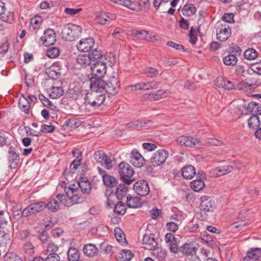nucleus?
I'll return each mask as SVG.
<instances>
[{
    "label": "nucleus",
    "mask_w": 261,
    "mask_h": 261,
    "mask_svg": "<svg viewBox=\"0 0 261 261\" xmlns=\"http://www.w3.org/2000/svg\"><path fill=\"white\" fill-rule=\"evenodd\" d=\"M94 82L92 78L89 85L91 90L88 92H86V90H81L79 91L77 87L70 90V92L73 91L75 93V96H76L75 99L77 105H80L82 103V102H80V99L82 98L85 101L82 106L88 105L94 108H98L103 103L106 99V95L102 91L100 90L99 88L94 89L93 87Z\"/></svg>",
    "instance_id": "obj_1"
},
{
    "label": "nucleus",
    "mask_w": 261,
    "mask_h": 261,
    "mask_svg": "<svg viewBox=\"0 0 261 261\" xmlns=\"http://www.w3.org/2000/svg\"><path fill=\"white\" fill-rule=\"evenodd\" d=\"M94 80V89L99 88L100 91L111 95L117 94L120 89L119 81L117 73L110 76L107 81L100 78H92Z\"/></svg>",
    "instance_id": "obj_2"
},
{
    "label": "nucleus",
    "mask_w": 261,
    "mask_h": 261,
    "mask_svg": "<svg viewBox=\"0 0 261 261\" xmlns=\"http://www.w3.org/2000/svg\"><path fill=\"white\" fill-rule=\"evenodd\" d=\"M115 63V59L114 57L102 58L100 60H97L91 64V72L95 76L101 79L106 73L107 65L112 66Z\"/></svg>",
    "instance_id": "obj_3"
},
{
    "label": "nucleus",
    "mask_w": 261,
    "mask_h": 261,
    "mask_svg": "<svg viewBox=\"0 0 261 261\" xmlns=\"http://www.w3.org/2000/svg\"><path fill=\"white\" fill-rule=\"evenodd\" d=\"M82 31V29L80 25L70 23L65 24L61 32L62 39L65 41H73L79 38Z\"/></svg>",
    "instance_id": "obj_4"
},
{
    "label": "nucleus",
    "mask_w": 261,
    "mask_h": 261,
    "mask_svg": "<svg viewBox=\"0 0 261 261\" xmlns=\"http://www.w3.org/2000/svg\"><path fill=\"white\" fill-rule=\"evenodd\" d=\"M119 173L121 179L127 185H130L134 181L132 178L134 171L128 164L123 162L120 163L119 164Z\"/></svg>",
    "instance_id": "obj_5"
},
{
    "label": "nucleus",
    "mask_w": 261,
    "mask_h": 261,
    "mask_svg": "<svg viewBox=\"0 0 261 261\" xmlns=\"http://www.w3.org/2000/svg\"><path fill=\"white\" fill-rule=\"evenodd\" d=\"M217 39L221 41H226L231 34L229 25L225 22H218L216 24Z\"/></svg>",
    "instance_id": "obj_6"
},
{
    "label": "nucleus",
    "mask_w": 261,
    "mask_h": 261,
    "mask_svg": "<svg viewBox=\"0 0 261 261\" xmlns=\"http://www.w3.org/2000/svg\"><path fill=\"white\" fill-rule=\"evenodd\" d=\"M94 158L98 163L103 166L107 169L112 168V161L102 150H98L95 152Z\"/></svg>",
    "instance_id": "obj_7"
},
{
    "label": "nucleus",
    "mask_w": 261,
    "mask_h": 261,
    "mask_svg": "<svg viewBox=\"0 0 261 261\" xmlns=\"http://www.w3.org/2000/svg\"><path fill=\"white\" fill-rule=\"evenodd\" d=\"M177 142L183 146L191 147H200V141L198 138H193L191 136H181L178 137L176 139Z\"/></svg>",
    "instance_id": "obj_8"
},
{
    "label": "nucleus",
    "mask_w": 261,
    "mask_h": 261,
    "mask_svg": "<svg viewBox=\"0 0 261 261\" xmlns=\"http://www.w3.org/2000/svg\"><path fill=\"white\" fill-rule=\"evenodd\" d=\"M201 202L200 205V210L205 213L214 212L216 208L215 202L210 196H202L200 198Z\"/></svg>",
    "instance_id": "obj_9"
},
{
    "label": "nucleus",
    "mask_w": 261,
    "mask_h": 261,
    "mask_svg": "<svg viewBox=\"0 0 261 261\" xmlns=\"http://www.w3.org/2000/svg\"><path fill=\"white\" fill-rule=\"evenodd\" d=\"M168 156L167 151L161 149L157 151L151 158V164L156 167L163 164Z\"/></svg>",
    "instance_id": "obj_10"
},
{
    "label": "nucleus",
    "mask_w": 261,
    "mask_h": 261,
    "mask_svg": "<svg viewBox=\"0 0 261 261\" xmlns=\"http://www.w3.org/2000/svg\"><path fill=\"white\" fill-rule=\"evenodd\" d=\"M135 192L141 196L148 195L150 192L148 183L145 180H139L135 182L134 185Z\"/></svg>",
    "instance_id": "obj_11"
},
{
    "label": "nucleus",
    "mask_w": 261,
    "mask_h": 261,
    "mask_svg": "<svg viewBox=\"0 0 261 261\" xmlns=\"http://www.w3.org/2000/svg\"><path fill=\"white\" fill-rule=\"evenodd\" d=\"M129 162L134 166L140 168L145 164V160L137 149H133L130 154Z\"/></svg>",
    "instance_id": "obj_12"
},
{
    "label": "nucleus",
    "mask_w": 261,
    "mask_h": 261,
    "mask_svg": "<svg viewBox=\"0 0 261 261\" xmlns=\"http://www.w3.org/2000/svg\"><path fill=\"white\" fill-rule=\"evenodd\" d=\"M143 244L146 249L153 250L158 247V243L154 238V234H145L143 238Z\"/></svg>",
    "instance_id": "obj_13"
},
{
    "label": "nucleus",
    "mask_w": 261,
    "mask_h": 261,
    "mask_svg": "<svg viewBox=\"0 0 261 261\" xmlns=\"http://www.w3.org/2000/svg\"><path fill=\"white\" fill-rule=\"evenodd\" d=\"M165 241L168 244L170 251L174 253L178 252L179 248L178 245V239L171 233H167L165 237Z\"/></svg>",
    "instance_id": "obj_14"
},
{
    "label": "nucleus",
    "mask_w": 261,
    "mask_h": 261,
    "mask_svg": "<svg viewBox=\"0 0 261 261\" xmlns=\"http://www.w3.org/2000/svg\"><path fill=\"white\" fill-rule=\"evenodd\" d=\"M41 40L45 46L53 45L56 41V34L54 31L50 29L45 30L43 36L41 37Z\"/></svg>",
    "instance_id": "obj_15"
},
{
    "label": "nucleus",
    "mask_w": 261,
    "mask_h": 261,
    "mask_svg": "<svg viewBox=\"0 0 261 261\" xmlns=\"http://www.w3.org/2000/svg\"><path fill=\"white\" fill-rule=\"evenodd\" d=\"M94 40L93 38H87L80 40L77 45V48L80 51L88 52L93 47Z\"/></svg>",
    "instance_id": "obj_16"
},
{
    "label": "nucleus",
    "mask_w": 261,
    "mask_h": 261,
    "mask_svg": "<svg viewBox=\"0 0 261 261\" xmlns=\"http://www.w3.org/2000/svg\"><path fill=\"white\" fill-rule=\"evenodd\" d=\"M244 261H261V249L256 248L248 251Z\"/></svg>",
    "instance_id": "obj_17"
},
{
    "label": "nucleus",
    "mask_w": 261,
    "mask_h": 261,
    "mask_svg": "<svg viewBox=\"0 0 261 261\" xmlns=\"http://www.w3.org/2000/svg\"><path fill=\"white\" fill-rule=\"evenodd\" d=\"M233 168L231 166H224L222 167L216 168L211 170L212 176H220L227 174L232 171Z\"/></svg>",
    "instance_id": "obj_18"
},
{
    "label": "nucleus",
    "mask_w": 261,
    "mask_h": 261,
    "mask_svg": "<svg viewBox=\"0 0 261 261\" xmlns=\"http://www.w3.org/2000/svg\"><path fill=\"white\" fill-rule=\"evenodd\" d=\"M214 82L215 85L219 88L230 90L232 87V82L222 76L218 77Z\"/></svg>",
    "instance_id": "obj_19"
},
{
    "label": "nucleus",
    "mask_w": 261,
    "mask_h": 261,
    "mask_svg": "<svg viewBox=\"0 0 261 261\" xmlns=\"http://www.w3.org/2000/svg\"><path fill=\"white\" fill-rule=\"evenodd\" d=\"M65 191L66 196H68L70 199V202L73 205L74 203H79L80 201V198L79 196L77 191L73 188H66Z\"/></svg>",
    "instance_id": "obj_20"
},
{
    "label": "nucleus",
    "mask_w": 261,
    "mask_h": 261,
    "mask_svg": "<svg viewBox=\"0 0 261 261\" xmlns=\"http://www.w3.org/2000/svg\"><path fill=\"white\" fill-rule=\"evenodd\" d=\"M181 174L185 178L192 179L196 175V170L191 165L184 166L181 170Z\"/></svg>",
    "instance_id": "obj_21"
},
{
    "label": "nucleus",
    "mask_w": 261,
    "mask_h": 261,
    "mask_svg": "<svg viewBox=\"0 0 261 261\" xmlns=\"http://www.w3.org/2000/svg\"><path fill=\"white\" fill-rule=\"evenodd\" d=\"M78 185L84 194H89L91 191L90 182L86 177H83L80 178Z\"/></svg>",
    "instance_id": "obj_22"
},
{
    "label": "nucleus",
    "mask_w": 261,
    "mask_h": 261,
    "mask_svg": "<svg viewBox=\"0 0 261 261\" xmlns=\"http://www.w3.org/2000/svg\"><path fill=\"white\" fill-rule=\"evenodd\" d=\"M184 255H191V256L195 254L196 248L193 245L189 243L184 244L179 250Z\"/></svg>",
    "instance_id": "obj_23"
},
{
    "label": "nucleus",
    "mask_w": 261,
    "mask_h": 261,
    "mask_svg": "<svg viewBox=\"0 0 261 261\" xmlns=\"http://www.w3.org/2000/svg\"><path fill=\"white\" fill-rule=\"evenodd\" d=\"M5 4L0 1V16H1V19L3 21L10 22L13 19V13L12 12H9L8 14H5Z\"/></svg>",
    "instance_id": "obj_24"
},
{
    "label": "nucleus",
    "mask_w": 261,
    "mask_h": 261,
    "mask_svg": "<svg viewBox=\"0 0 261 261\" xmlns=\"http://www.w3.org/2000/svg\"><path fill=\"white\" fill-rule=\"evenodd\" d=\"M127 205L131 208H138L140 207L142 205L140 198L128 195L127 196Z\"/></svg>",
    "instance_id": "obj_25"
},
{
    "label": "nucleus",
    "mask_w": 261,
    "mask_h": 261,
    "mask_svg": "<svg viewBox=\"0 0 261 261\" xmlns=\"http://www.w3.org/2000/svg\"><path fill=\"white\" fill-rule=\"evenodd\" d=\"M110 1L120 5L121 6H123L125 7L129 8V9L133 11H138L139 9H137L136 5L134 2H133L130 0H110Z\"/></svg>",
    "instance_id": "obj_26"
},
{
    "label": "nucleus",
    "mask_w": 261,
    "mask_h": 261,
    "mask_svg": "<svg viewBox=\"0 0 261 261\" xmlns=\"http://www.w3.org/2000/svg\"><path fill=\"white\" fill-rule=\"evenodd\" d=\"M83 252L87 256H94L98 252V249L95 245L93 244H88L84 246Z\"/></svg>",
    "instance_id": "obj_27"
},
{
    "label": "nucleus",
    "mask_w": 261,
    "mask_h": 261,
    "mask_svg": "<svg viewBox=\"0 0 261 261\" xmlns=\"http://www.w3.org/2000/svg\"><path fill=\"white\" fill-rule=\"evenodd\" d=\"M76 61L79 65L84 67L90 65L92 62L91 58H90L89 55H86L78 56L76 58Z\"/></svg>",
    "instance_id": "obj_28"
},
{
    "label": "nucleus",
    "mask_w": 261,
    "mask_h": 261,
    "mask_svg": "<svg viewBox=\"0 0 261 261\" xmlns=\"http://www.w3.org/2000/svg\"><path fill=\"white\" fill-rule=\"evenodd\" d=\"M9 153V161L10 163L9 167L11 168H15L19 161V155L13 150H10Z\"/></svg>",
    "instance_id": "obj_29"
},
{
    "label": "nucleus",
    "mask_w": 261,
    "mask_h": 261,
    "mask_svg": "<svg viewBox=\"0 0 261 261\" xmlns=\"http://www.w3.org/2000/svg\"><path fill=\"white\" fill-rule=\"evenodd\" d=\"M184 15L190 16L194 14L196 12V8L193 4H187L181 9Z\"/></svg>",
    "instance_id": "obj_30"
},
{
    "label": "nucleus",
    "mask_w": 261,
    "mask_h": 261,
    "mask_svg": "<svg viewBox=\"0 0 261 261\" xmlns=\"http://www.w3.org/2000/svg\"><path fill=\"white\" fill-rule=\"evenodd\" d=\"M127 190V187L125 184L119 185L116 189L117 198L119 200L122 199L126 195Z\"/></svg>",
    "instance_id": "obj_31"
},
{
    "label": "nucleus",
    "mask_w": 261,
    "mask_h": 261,
    "mask_svg": "<svg viewBox=\"0 0 261 261\" xmlns=\"http://www.w3.org/2000/svg\"><path fill=\"white\" fill-rule=\"evenodd\" d=\"M69 261H78L80 258L79 251L74 247H70L67 252Z\"/></svg>",
    "instance_id": "obj_32"
},
{
    "label": "nucleus",
    "mask_w": 261,
    "mask_h": 261,
    "mask_svg": "<svg viewBox=\"0 0 261 261\" xmlns=\"http://www.w3.org/2000/svg\"><path fill=\"white\" fill-rule=\"evenodd\" d=\"M29 205L32 210V213L34 214L42 211L46 207V203L43 202H34Z\"/></svg>",
    "instance_id": "obj_33"
},
{
    "label": "nucleus",
    "mask_w": 261,
    "mask_h": 261,
    "mask_svg": "<svg viewBox=\"0 0 261 261\" xmlns=\"http://www.w3.org/2000/svg\"><path fill=\"white\" fill-rule=\"evenodd\" d=\"M88 55L91 58V60L93 62H95L97 60H100L101 58L107 57L106 56L104 57L102 56L100 50L98 49L97 48L91 49Z\"/></svg>",
    "instance_id": "obj_34"
},
{
    "label": "nucleus",
    "mask_w": 261,
    "mask_h": 261,
    "mask_svg": "<svg viewBox=\"0 0 261 261\" xmlns=\"http://www.w3.org/2000/svg\"><path fill=\"white\" fill-rule=\"evenodd\" d=\"M248 124L249 128L258 127L260 125V120L258 116L252 114L248 119Z\"/></svg>",
    "instance_id": "obj_35"
},
{
    "label": "nucleus",
    "mask_w": 261,
    "mask_h": 261,
    "mask_svg": "<svg viewBox=\"0 0 261 261\" xmlns=\"http://www.w3.org/2000/svg\"><path fill=\"white\" fill-rule=\"evenodd\" d=\"M19 107L23 112L29 114L30 112V103L29 101L25 98L23 97L19 99Z\"/></svg>",
    "instance_id": "obj_36"
},
{
    "label": "nucleus",
    "mask_w": 261,
    "mask_h": 261,
    "mask_svg": "<svg viewBox=\"0 0 261 261\" xmlns=\"http://www.w3.org/2000/svg\"><path fill=\"white\" fill-rule=\"evenodd\" d=\"M102 180L104 184L109 187H113L117 184L116 179L113 176L109 175H103Z\"/></svg>",
    "instance_id": "obj_37"
},
{
    "label": "nucleus",
    "mask_w": 261,
    "mask_h": 261,
    "mask_svg": "<svg viewBox=\"0 0 261 261\" xmlns=\"http://www.w3.org/2000/svg\"><path fill=\"white\" fill-rule=\"evenodd\" d=\"M204 187L205 184L201 179L194 180L191 182V187L195 192L200 191Z\"/></svg>",
    "instance_id": "obj_38"
},
{
    "label": "nucleus",
    "mask_w": 261,
    "mask_h": 261,
    "mask_svg": "<svg viewBox=\"0 0 261 261\" xmlns=\"http://www.w3.org/2000/svg\"><path fill=\"white\" fill-rule=\"evenodd\" d=\"M63 93L64 90L62 87H53L49 96L51 98L56 99L61 97Z\"/></svg>",
    "instance_id": "obj_39"
},
{
    "label": "nucleus",
    "mask_w": 261,
    "mask_h": 261,
    "mask_svg": "<svg viewBox=\"0 0 261 261\" xmlns=\"http://www.w3.org/2000/svg\"><path fill=\"white\" fill-rule=\"evenodd\" d=\"M152 250L153 251V255L160 260L164 259L166 256L167 252L166 250L157 247L155 249Z\"/></svg>",
    "instance_id": "obj_40"
},
{
    "label": "nucleus",
    "mask_w": 261,
    "mask_h": 261,
    "mask_svg": "<svg viewBox=\"0 0 261 261\" xmlns=\"http://www.w3.org/2000/svg\"><path fill=\"white\" fill-rule=\"evenodd\" d=\"M237 61V57L233 54L228 55L223 58L224 63L227 66L234 65Z\"/></svg>",
    "instance_id": "obj_41"
},
{
    "label": "nucleus",
    "mask_w": 261,
    "mask_h": 261,
    "mask_svg": "<svg viewBox=\"0 0 261 261\" xmlns=\"http://www.w3.org/2000/svg\"><path fill=\"white\" fill-rule=\"evenodd\" d=\"M110 16L105 13H102L97 15L95 19L96 22L100 24H105L110 22Z\"/></svg>",
    "instance_id": "obj_42"
},
{
    "label": "nucleus",
    "mask_w": 261,
    "mask_h": 261,
    "mask_svg": "<svg viewBox=\"0 0 261 261\" xmlns=\"http://www.w3.org/2000/svg\"><path fill=\"white\" fill-rule=\"evenodd\" d=\"M11 244V240L8 234L2 233L0 236V247L7 248Z\"/></svg>",
    "instance_id": "obj_43"
},
{
    "label": "nucleus",
    "mask_w": 261,
    "mask_h": 261,
    "mask_svg": "<svg viewBox=\"0 0 261 261\" xmlns=\"http://www.w3.org/2000/svg\"><path fill=\"white\" fill-rule=\"evenodd\" d=\"M244 82L247 88V91L249 89L250 90L255 88L258 85L257 80L253 77H248L246 79Z\"/></svg>",
    "instance_id": "obj_44"
},
{
    "label": "nucleus",
    "mask_w": 261,
    "mask_h": 261,
    "mask_svg": "<svg viewBox=\"0 0 261 261\" xmlns=\"http://www.w3.org/2000/svg\"><path fill=\"white\" fill-rule=\"evenodd\" d=\"M201 239L209 246L213 247L215 245V243L213 240L212 236H211L206 232L201 234Z\"/></svg>",
    "instance_id": "obj_45"
},
{
    "label": "nucleus",
    "mask_w": 261,
    "mask_h": 261,
    "mask_svg": "<svg viewBox=\"0 0 261 261\" xmlns=\"http://www.w3.org/2000/svg\"><path fill=\"white\" fill-rule=\"evenodd\" d=\"M12 216L15 219H20L22 217L21 206L19 204H16L12 208Z\"/></svg>",
    "instance_id": "obj_46"
},
{
    "label": "nucleus",
    "mask_w": 261,
    "mask_h": 261,
    "mask_svg": "<svg viewBox=\"0 0 261 261\" xmlns=\"http://www.w3.org/2000/svg\"><path fill=\"white\" fill-rule=\"evenodd\" d=\"M232 87L230 90H237L247 92V88L245 86L244 81L243 82H237V80H233Z\"/></svg>",
    "instance_id": "obj_47"
},
{
    "label": "nucleus",
    "mask_w": 261,
    "mask_h": 261,
    "mask_svg": "<svg viewBox=\"0 0 261 261\" xmlns=\"http://www.w3.org/2000/svg\"><path fill=\"white\" fill-rule=\"evenodd\" d=\"M41 22V18L39 16H35L31 18L30 22V27L31 29L35 30L38 29L39 27V24Z\"/></svg>",
    "instance_id": "obj_48"
},
{
    "label": "nucleus",
    "mask_w": 261,
    "mask_h": 261,
    "mask_svg": "<svg viewBox=\"0 0 261 261\" xmlns=\"http://www.w3.org/2000/svg\"><path fill=\"white\" fill-rule=\"evenodd\" d=\"M126 206L124 203L119 201L115 206L114 212L119 215H124L126 213Z\"/></svg>",
    "instance_id": "obj_49"
},
{
    "label": "nucleus",
    "mask_w": 261,
    "mask_h": 261,
    "mask_svg": "<svg viewBox=\"0 0 261 261\" xmlns=\"http://www.w3.org/2000/svg\"><path fill=\"white\" fill-rule=\"evenodd\" d=\"M257 56V53L255 49L248 48L244 53V57L248 60H253Z\"/></svg>",
    "instance_id": "obj_50"
},
{
    "label": "nucleus",
    "mask_w": 261,
    "mask_h": 261,
    "mask_svg": "<svg viewBox=\"0 0 261 261\" xmlns=\"http://www.w3.org/2000/svg\"><path fill=\"white\" fill-rule=\"evenodd\" d=\"M46 54L50 58H55L59 55L60 50L57 47H52L47 49Z\"/></svg>",
    "instance_id": "obj_51"
},
{
    "label": "nucleus",
    "mask_w": 261,
    "mask_h": 261,
    "mask_svg": "<svg viewBox=\"0 0 261 261\" xmlns=\"http://www.w3.org/2000/svg\"><path fill=\"white\" fill-rule=\"evenodd\" d=\"M5 261H23L16 254L12 252H8L4 257Z\"/></svg>",
    "instance_id": "obj_52"
},
{
    "label": "nucleus",
    "mask_w": 261,
    "mask_h": 261,
    "mask_svg": "<svg viewBox=\"0 0 261 261\" xmlns=\"http://www.w3.org/2000/svg\"><path fill=\"white\" fill-rule=\"evenodd\" d=\"M23 250L24 253L28 255H32L34 253V247L30 242H26L24 244Z\"/></svg>",
    "instance_id": "obj_53"
},
{
    "label": "nucleus",
    "mask_w": 261,
    "mask_h": 261,
    "mask_svg": "<svg viewBox=\"0 0 261 261\" xmlns=\"http://www.w3.org/2000/svg\"><path fill=\"white\" fill-rule=\"evenodd\" d=\"M46 207L52 212H56L59 209V204L57 200L55 199H54L47 204H46Z\"/></svg>",
    "instance_id": "obj_54"
},
{
    "label": "nucleus",
    "mask_w": 261,
    "mask_h": 261,
    "mask_svg": "<svg viewBox=\"0 0 261 261\" xmlns=\"http://www.w3.org/2000/svg\"><path fill=\"white\" fill-rule=\"evenodd\" d=\"M145 123L139 120L134 121L133 122H129L126 124V126L129 129L134 128L141 127L144 126Z\"/></svg>",
    "instance_id": "obj_55"
},
{
    "label": "nucleus",
    "mask_w": 261,
    "mask_h": 261,
    "mask_svg": "<svg viewBox=\"0 0 261 261\" xmlns=\"http://www.w3.org/2000/svg\"><path fill=\"white\" fill-rule=\"evenodd\" d=\"M204 144L206 145H214V146H220L223 144V142L215 138H209L204 140Z\"/></svg>",
    "instance_id": "obj_56"
},
{
    "label": "nucleus",
    "mask_w": 261,
    "mask_h": 261,
    "mask_svg": "<svg viewBox=\"0 0 261 261\" xmlns=\"http://www.w3.org/2000/svg\"><path fill=\"white\" fill-rule=\"evenodd\" d=\"M121 254V257L123 261H129L134 256L133 253L129 250H122Z\"/></svg>",
    "instance_id": "obj_57"
},
{
    "label": "nucleus",
    "mask_w": 261,
    "mask_h": 261,
    "mask_svg": "<svg viewBox=\"0 0 261 261\" xmlns=\"http://www.w3.org/2000/svg\"><path fill=\"white\" fill-rule=\"evenodd\" d=\"M114 233L115 238L119 242H121L124 239H125V235L120 228H115L114 229Z\"/></svg>",
    "instance_id": "obj_58"
},
{
    "label": "nucleus",
    "mask_w": 261,
    "mask_h": 261,
    "mask_svg": "<svg viewBox=\"0 0 261 261\" xmlns=\"http://www.w3.org/2000/svg\"><path fill=\"white\" fill-rule=\"evenodd\" d=\"M56 198L64 205L65 206L72 205L71 202L66 199V197L63 194H59L56 196Z\"/></svg>",
    "instance_id": "obj_59"
},
{
    "label": "nucleus",
    "mask_w": 261,
    "mask_h": 261,
    "mask_svg": "<svg viewBox=\"0 0 261 261\" xmlns=\"http://www.w3.org/2000/svg\"><path fill=\"white\" fill-rule=\"evenodd\" d=\"M39 99L44 106L52 109V107L54 106L52 102L46 97H45L43 94H40L39 95Z\"/></svg>",
    "instance_id": "obj_60"
},
{
    "label": "nucleus",
    "mask_w": 261,
    "mask_h": 261,
    "mask_svg": "<svg viewBox=\"0 0 261 261\" xmlns=\"http://www.w3.org/2000/svg\"><path fill=\"white\" fill-rule=\"evenodd\" d=\"M148 36V32L146 31L137 32L135 34V37L141 40H147L150 37Z\"/></svg>",
    "instance_id": "obj_61"
},
{
    "label": "nucleus",
    "mask_w": 261,
    "mask_h": 261,
    "mask_svg": "<svg viewBox=\"0 0 261 261\" xmlns=\"http://www.w3.org/2000/svg\"><path fill=\"white\" fill-rule=\"evenodd\" d=\"M235 73L239 76L245 77L247 73V71L244 66L239 65L236 67Z\"/></svg>",
    "instance_id": "obj_62"
},
{
    "label": "nucleus",
    "mask_w": 261,
    "mask_h": 261,
    "mask_svg": "<svg viewBox=\"0 0 261 261\" xmlns=\"http://www.w3.org/2000/svg\"><path fill=\"white\" fill-rule=\"evenodd\" d=\"M144 73L146 74H147V75L148 76H149L150 77L153 78V77H155L156 76V75L158 74V71L155 68H153L152 67H149V68H146L145 70Z\"/></svg>",
    "instance_id": "obj_63"
},
{
    "label": "nucleus",
    "mask_w": 261,
    "mask_h": 261,
    "mask_svg": "<svg viewBox=\"0 0 261 261\" xmlns=\"http://www.w3.org/2000/svg\"><path fill=\"white\" fill-rule=\"evenodd\" d=\"M251 69L254 73L261 75V61L252 64Z\"/></svg>",
    "instance_id": "obj_64"
}]
</instances>
